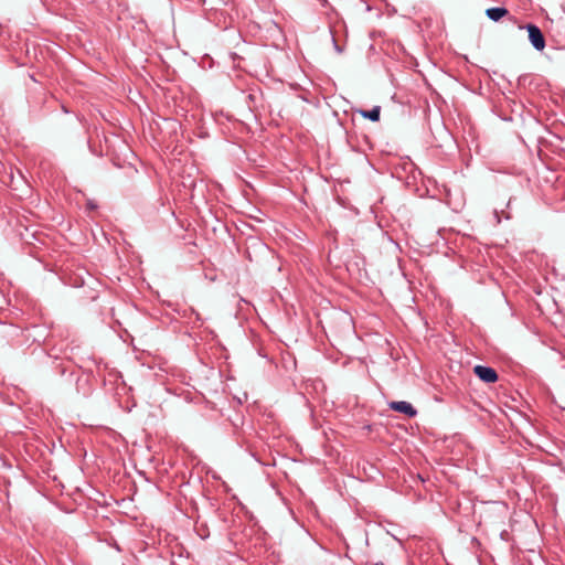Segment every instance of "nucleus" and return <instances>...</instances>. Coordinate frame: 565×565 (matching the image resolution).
Here are the masks:
<instances>
[{
    "label": "nucleus",
    "instance_id": "5",
    "mask_svg": "<svg viewBox=\"0 0 565 565\" xmlns=\"http://www.w3.org/2000/svg\"><path fill=\"white\" fill-rule=\"evenodd\" d=\"M359 113L361 114V116L363 118H367V119H370L372 121H377L380 119L381 107L380 106H375L371 110H360Z\"/></svg>",
    "mask_w": 565,
    "mask_h": 565
},
{
    "label": "nucleus",
    "instance_id": "2",
    "mask_svg": "<svg viewBox=\"0 0 565 565\" xmlns=\"http://www.w3.org/2000/svg\"><path fill=\"white\" fill-rule=\"evenodd\" d=\"M473 372L481 381L486 383H494L498 381V374L492 367L476 365Z\"/></svg>",
    "mask_w": 565,
    "mask_h": 565
},
{
    "label": "nucleus",
    "instance_id": "4",
    "mask_svg": "<svg viewBox=\"0 0 565 565\" xmlns=\"http://www.w3.org/2000/svg\"><path fill=\"white\" fill-rule=\"evenodd\" d=\"M509 11L504 8H489L486 10V14L493 21H499L501 18L508 15Z\"/></svg>",
    "mask_w": 565,
    "mask_h": 565
},
{
    "label": "nucleus",
    "instance_id": "6",
    "mask_svg": "<svg viewBox=\"0 0 565 565\" xmlns=\"http://www.w3.org/2000/svg\"><path fill=\"white\" fill-rule=\"evenodd\" d=\"M374 565H384V563L379 562V563H375Z\"/></svg>",
    "mask_w": 565,
    "mask_h": 565
},
{
    "label": "nucleus",
    "instance_id": "1",
    "mask_svg": "<svg viewBox=\"0 0 565 565\" xmlns=\"http://www.w3.org/2000/svg\"><path fill=\"white\" fill-rule=\"evenodd\" d=\"M526 30L529 32V39L532 45L537 51H543L545 47V39L541 30L534 24H527Z\"/></svg>",
    "mask_w": 565,
    "mask_h": 565
},
{
    "label": "nucleus",
    "instance_id": "3",
    "mask_svg": "<svg viewBox=\"0 0 565 565\" xmlns=\"http://www.w3.org/2000/svg\"><path fill=\"white\" fill-rule=\"evenodd\" d=\"M388 405L391 409L403 413L409 417H414L417 414L416 409L408 402H391Z\"/></svg>",
    "mask_w": 565,
    "mask_h": 565
}]
</instances>
